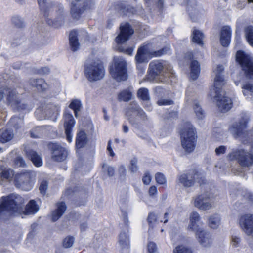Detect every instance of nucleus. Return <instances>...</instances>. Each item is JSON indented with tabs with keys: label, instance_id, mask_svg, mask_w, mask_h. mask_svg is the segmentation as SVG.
Returning <instances> with one entry per match:
<instances>
[{
	"label": "nucleus",
	"instance_id": "nucleus-53",
	"mask_svg": "<svg viewBox=\"0 0 253 253\" xmlns=\"http://www.w3.org/2000/svg\"><path fill=\"white\" fill-rule=\"evenodd\" d=\"M137 160L135 158H133L130 161V164L129 166L130 170L132 172L137 171L138 167L137 165Z\"/></svg>",
	"mask_w": 253,
	"mask_h": 253
},
{
	"label": "nucleus",
	"instance_id": "nucleus-29",
	"mask_svg": "<svg viewBox=\"0 0 253 253\" xmlns=\"http://www.w3.org/2000/svg\"><path fill=\"white\" fill-rule=\"evenodd\" d=\"M118 242L122 250H128L129 249V241L126 232H122L120 234Z\"/></svg>",
	"mask_w": 253,
	"mask_h": 253
},
{
	"label": "nucleus",
	"instance_id": "nucleus-54",
	"mask_svg": "<svg viewBox=\"0 0 253 253\" xmlns=\"http://www.w3.org/2000/svg\"><path fill=\"white\" fill-rule=\"evenodd\" d=\"M48 188V183L46 181H42L40 186V192L42 194H44L46 192V190Z\"/></svg>",
	"mask_w": 253,
	"mask_h": 253
},
{
	"label": "nucleus",
	"instance_id": "nucleus-23",
	"mask_svg": "<svg viewBox=\"0 0 253 253\" xmlns=\"http://www.w3.org/2000/svg\"><path fill=\"white\" fill-rule=\"evenodd\" d=\"M14 172L10 168L4 167L3 162L0 161V180L3 181L4 179L10 181L14 176ZM0 184H2L0 181Z\"/></svg>",
	"mask_w": 253,
	"mask_h": 253
},
{
	"label": "nucleus",
	"instance_id": "nucleus-28",
	"mask_svg": "<svg viewBox=\"0 0 253 253\" xmlns=\"http://www.w3.org/2000/svg\"><path fill=\"white\" fill-rule=\"evenodd\" d=\"M88 142V138L85 132L84 131H80L77 134L76 139V146L77 148L80 149L84 147Z\"/></svg>",
	"mask_w": 253,
	"mask_h": 253
},
{
	"label": "nucleus",
	"instance_id": "nucleus-38",
	"mask_svg": "<svg viewBox=\"0 0 253 253\" xmlns=\"http://www.w3.org/2000/svg\"><path fill=\"white\" fill-rule=\"evenodd\" d=\"M13 135L12 131L6 129L0 134V142L2 143L7 142L13 138Z\"/></svg>",
	"mask_w": 253,
	"mask_h": 253
},
{
	"label": "nucleus",
	"instance_id": "nucleus-25",
	"mask_svg": "<svg viewBox=\"0 0 253 253\" xmlns=\"http://www.w3.org/2000/svg\"><path fill=\"white\" fill-rule=\"evenodd\" d=\"M29 83L32 87L40 91H44L48 88V85L42 78H31L29 80Z\"/></svg>",
	"mask_w": 253,
	"mask_h": 253
},
{
	"label": "nucleus",
	"instance_id": "nucleus-34",
	"mask_svg": "<svg viewBox=\"0 0 253 253\" xmlns=\"http://www.w3.org/2000/svg\"><path fill=\"white\" fill-rule=\"evenodd\" d=\"M60 110V106L58 104H48L45 107L46 114L48 118L54 115H57Z\"/></svg>",
	"mask_w": 253,
	"mask_h": 253
},
{
	"label": "nucleus",
	"instance_id": "nucleus-43",
	"mask_svg": "<svg viewBox=\"0 0 253 253\" xmlns=\"http://www.w3.org/2000/svg\"><path fill=\"white\" fill-rule=\"evenodd\" d=\"M23 117H13L10 119L9 124L17 129L22 126L23 124Z\"/></svg>",
	"mask_w": 253,
	"mask_h": 253
},
{
	"label": "nucleus",
	"instance_id": "nucleus-35",
	"mask_svg": "<svg viewBox=\"0 0 253 253\" xmlns=\"http://www.w3.org/2000/svg\"><path fill=\"white\" fill-rule=\"evenodd\" d=\"M150 58L151 57L142 50V48H139L135 56V60L137 63L147 62Z\"/></svg>",
	"mask_w": 253,
	"mask_h": 253
},
{
	"label": "nucleus",
	"instance_id": "nucleus-24",
	"mask_svg": "<svg viewBox=\"0 0 253 253\" xmlns=\"http://www.w3.org/2000/svg\"><path fill=\"white\" fill-rule=\"evenodd\" d=\"M241 87L242 94L246 99L253 97V82L250 81L242 82Z\"/></svg>",
	"mask_w": 253,
	"mask_h": 253
},
{
	"label": "nucleus",
	"instance_id": "nucleus-42",
	"mask_svg": "<svg viewBox=\"0 0 253 253\" xmlns=\"http://www.w3.org/2000/svg\"><path fill=\"white\" fill-rule=\"evenodd\" d=\"M81 101L78 99H73L69 105V108L74 111L75 116L78 117V113L81 108Z\"/></svg>",
	"mask_w": 253,
	"mask_h": 253
},
{
	"label": "nucleus",
	"instance_id": "nucleus-49",
	"mask_svg": "<svg viewBox=\"0 0 253 253\" xmlns=\"http://www.w3.org/2000/svg\"><path fill=\"white\" fill-rule=\"evenodd\" d=\"M14 164L16 167H24L26 166V164L23 159V157L21 156H17L14 160Z\"/></svg>",
	"mask_w": 253,
	"mask_h": 253
},
{
	"label": "nucleus",
	"instance_id": "nucleus-16",
	"mask_svg": "<svg viewBox=\"0 0 253 253\" xmlns=\"http://www.w3.org/2000/svg\"><path fill=\"white\" fill-rule=\"evenodd\" d=\"M120 29V33L115 38V41L118 44H122L127 41L134 32L128 23L121 25Z\"/></svg>",
	"mask_w": 253,
	"mask_h": 253
},
{
	"label": "nucleus",
	"instance_id": "nucleus-19",
	"mask_svg": "<svg viewBox=\"0 0 253 253\" xmlns=\"http://www.w3.org/2000/svg\"><path fill=\"white\" fill-rule=\"evenodd\" d=\"M52 151V158L55 161L61 162L67 157V151L65 148L57 144H52L50 146Z\"/></svg>",
	"mask_w": 253,
	"mask_h": 253
},
{
	"label": "nucleus",
	"instance_id": "nucleus-57",
	"mask_svg": "<svg viewBox=\"0 0 253 253\" xmlns=\"http://www.w3.org/2000/svg\"><path fill=\"white\" fill-rule=\"evenodd\" d=\"M173 101L169 99H160L157 101V104L159 105H167L172 104Z\"/></svg>",
	"mask_w": 253,
	"mask_h": 253
},
{
	"label": "nucleus",
	"instance_id": "nucleus-47",
	"mask_svg": "<svg viewBox=\"0 0 253 253\" xmlns=\"http://www.w3.org/2000/svg\"><path fill=\"white\" fill-rule=\"evenodd\" d=\"M36 116L39 120H43L48 118L46 114L45 108L43 110L42 108H38L35 112Z\"/></svg>",
	"mask_w": 253,
	"mask_h": 253
},
{
	"label": "nucleus",
	"instance_id": "nucleus-46",
	"mask_svg": "<svg viewBox=\"0 0 253 253\" xmlns=\"http://www.w3.org/2000/svg\"><path fill=\"white\" fill-rule=\"evenodd\" d=\"M173 253H192V251L190 248L181 245L177 246L173 250Z\"/></svg>",
	"mask_w": 253,
	"mask_h": 253
},
{
	"label": "nucleus",
	"instance_id": "nucleus-26",
	"mask_svg": "<svg viewBox=\"0 0 253 253\" xmlns=\"http://www.w3.org/2000/svg\"><path fill=\"white\" fill-rule=\"evenodd\" d=\"M66 206L64 202H61L56 204V209L51 213V220L55 222L64 213L66 210Z\"/></svg>",
	"mask_w": 253,
	"mask_h": 253
},
{
	"label": "nucleus",
	"instance_id": "nucleus-61",
	"mask_svg": "<svg viewBox=\"0 0 253 253\" xmlns=\"http://www.w3.org/2000/svg\"><path fill=\"white\" fill-rule=\"evenodd\" d=\"M149 194L150 196H154L157 193V189L155 186H151L149 189Z\"/></svg>",
	"mask_w": 253,
	"mask_h": 253
},
{
	"label": "nucleus",
	"instance_id": "nucleus-31",
	"mask_svg": "<svg viewBox=\"0 0 253 253\" xmlns=\"http://www.w3.org/2000/svg\"><path fill=\"white\" fill-rule=\"evenodd\" d=\"M77 36V33L76 31H71L69 35L70 45L72 50L73 51H77L80 46Z\"/></svg>",
	"mask_w": 253,
	"mask_h": 253
},
{
	"label": "nucleus",
	"instance_id": "nucleus-64",
	"mask_svg": "<svg viewBox=\"0 0 253 253\" xmlns=\"http://www.w3.org/2000/svg\"><path fill=\"white\" fill-rule=\"evenodd\" d=\"M65 134L66 135V139L69 142H72V136L71 134L72 130H65Z\"/></svg>",
	"mask_w": 253,
	"mask_h": 253
},
{
	"label": "nucleus",
	"instance_id": "nucleus-55",
	"mask_svg": "<svg viewBox=\"0 0 253 253\" xmlns=\"http://www.w3.org/2000/svg\"><path fill=\"white\" fill-rule=\"evenodd\" d=\"M120 10L124 14H127L128 13H134L135 12V10L133 8L127 5V6H125L124 8H122Z\"/></svg>",
	"mask_w": 253,
	"mask_h": 253
},
{
	"label": "nucleus",
	"instance_id": "nucleus-40",
	"mask_svg": "<svg viewBox=\"0 0 253 253\" xmlns=\"http://www.w3.org/2000/svg\"><path fill=\"white\" fill-rule=\"evenodd\" d=\"M245 38L249 44L253 47V27L248 26L245 29Z\"/></svg>",
	"mask_w": 253,
	"mask_h": 253
},
{
	"label": "nucleus",
	"instance_id": "nucleus-17",
	"mask_svg": "<svg viewBox=\"0 0 253 253\" xmlns=\"http://www.w3.org/2000/svg\"><path fill=\"white\" fill-rule=\"evenodd\" d=\"M195 236L198 242L204 247H210L213 243V239L211 234L204 229L197 230Z\"/></svg>",
	"mask_w": 253,
	"mask_h": 253
},
{
	"label": "nucleus",
	"instance_id": "nucleus-45",
	"mask_svg": "<svg viewBox=\"0 0 253 253\" xmlns=\"http://www.w3.org/2000/svg\"><path fill=\"white\" fill-rule=\"evenodd\" d=\"M140 108V107L138 105L137 103L135 101L131 102L127 108L126 113L128 116L131 115V112L136 114V112Z\"/></svg>",
	"mask_w": 253,
	"mask_h": 253
},
{
	"label": "nucleus",
	"instance_id": "nucleus-39",
	"mask_svg": "<svg viewBox=\"0 0 253 253\" xmlns=\"http://www.w3.org/2000/svg\"><path fill=\"white\" fill-rule=\"evenodd\" d=\"M193 109L197 118L199 120H202L204 118L205 116L204 111L202 109L198 102L195 101L194 102Z\"/></svg>",
	"mask_w": 253,
	"mask_h": 253
},
{
	"label": "nucleus",
	"instance_id": "nucleus-2",
	"mask_svg": "<svg viewBox=\"0 0 253 253\" xmlns=\"http://www.w3.org/2000/svg\"><path fill=\"white\" fill-rule=\"evenodd\" d=\"M223 70V66L220 65L217 66L214 70V85L210 89V95L216 101L219 110L222 112H226L232 108V101L221 90L222 86L225 84V81L222 75Z\"/></svg>",
	"mask_w": 253,
	"mask_h": 253
},
{
	"label": "nucleus",
	"instance_id": "nucleus-60",
	"mask_svg": "<svg viewBox=\"0 0 253 253\" xmlns=\"http://www.w3.org/2000/svg\"><path fill=\"white\" fill-rule=\"evenodd\" d=\"M156 219L157 216L154 213H151L149 214L148 217V221L150 224L154 223L156 221Z\"/></svg>",
	"mask_w": 253,
	"mask_h": 253
},
{
	"label": "nucleus",
	"instance_id": "nucleus-30",
	"mask_svg": "<svg viewBox=\"0 0 253 253\" xmlns=\"http://www.w3.org/2000/svg\"><path fill=\"white\" fill-rule=\"evenodd\" d=\"M190 78L193 80H195L198 78L200 72L199 63L196 60H193L190 64Z\"/></svg>",
	"mask_w": 253,
	"mask_h": 253
},
{
	"label": "nucleus",
	"instance_id": "nucleus-22",
	"mask_svg": "<svg viewBox=\"0 0 253 253\" xmlns=\"http://www.w3.org/2000/svg\"><path fill=\"white\" fill-rule=\"evenodd\" d=\"M26 155L30 158L36 167H40L42 165V161L41 156L38 153L28 147H25L24 150Z\"/></svg>",
	"mask_w": 253,
	"mask_h": 253
},
{
	"label": "nucleus",
	"instance_id": "nucleus-33",
	"mask_svg": "<svg viewBox=\"0 0 253 253\" xmlns=\"http://www.w3.org/2000/svg\"><path fill=\"white\" fill-rule=\"evenodd\" d=\"M220 217L218 214H213L209 216L208 224L211 228L217 229L220 224Z\"/></svg>",
	"mask_w": 253,
	"mask_h": 253
},
{
	"label": "nucleus",
	"instance_id": "nucleus-12",
	"mask_svg": "<svg viewBox=\"0 0 253 253\" xmlns=\"http://www.w3.org/2000/svg\"><path fill=\"white\" fill-rule=\"evenodd\" d=\"M178 179L179 182L185 187L192 186L196 181L200 185L205 183V178L200 173L195 170L180 175Z\"/></svg>",
	"mask_w": 253,
	"mask_h": 253
},
{
	"label": "nucleus",
	"instance_id": "nucleus-62",
	"mask_svg": "<svg viewBox=\"0 0 253 253\" xmlns=\"http://www.w3.org/2000/svg\"><path fill=\"white\" fill-rule=\"evenodd\" d=\"M136 114L139 116L141 117V118L143 120L146 119V115L145 114V113L143 111L142 109H141V108H140V109H138Z\"/></svg>",
	"mask_w": 253,
	"mask_h": 253
},
{
	"label": "nucleus",
	"instance_id": "nucleus-1",
	"mask_svg": "<svg viewBox=\"0 0 253 253\" xmlns=\"http://www.w3.org/2000/svg\"><path fill=\"white\" fill-rule=\"evenodd\" d=\"M0 202V219H5L10 215L35 214L39 209V206L34 200H30L24 209V199L16 194H11L6 197H2Z\"/></svg>",
	"mask_w": 253,
	"mask_h": 253
},
{
	"label": "nucleus",
	"instance_id": "nucleus-13",
	"mask_svg": "<svg viewBox=\"0 0 253 253\" xmlns=\"http://www.w3.org/2000/svg\"><path fill=\"white\" fill-rule=\"evenodd\" d=\"M236 58L246 75L253 79V58L242 51L237 52Z\"/></svg>",
	"mask_w": 253,
	"mask_h": 253
},
{
	"label": "nucleus",
	"instance_id": "nucleus-63",
	"mask_svg": "<svg viewBox=\"0 0 253 253\" xmlns=\"http://www.w3.org/2000/svg\"><path fill=\"white\" fill-rule=\"evenodd\" d=\"M240 241H241L240 238L237 236L232 237V244H233V246H234L235 247L237 246L238 245V244L240 243Z\"/></svg>",
	"mask_w": 253,
	"mask_h": 253
},
{
	"label": "nucleus",
	"instance_id": "nucleus-52",
	"mask_svg": "<svg viewBox=\"0 0 253 253\" xmlns=\"http://www.w3.org/2000/svg\"><path fill=\"white\" fill-rule=\"evenodd\" d=\"M148 253H157V248L156 244L149 242L147 245Z\"/></svg>",
	"mask_w": 253,
	"mask_h": 253
},
{
	"label": "nucleus",
	"instance_id": "nucleus-21",
	"mask_svg": "<svg viewBox=\"0 0 253 253\" xmlns=\"http://www.w3.org/2000/svg\"><path fill=\"white\" fill-rule=\"evenodd\" d=\"M231 30L229 26H223L220 32V41L221 45L224 47L228 46L231 41Z\"/></svg>",
	"mask_w": 253,
	"mask_h": 253
},
{
	"label": "nucleus",
	"instance_id": "nucleus-27",
	"mask_svg": "<svg viewBox=\"0 0 253 253\" xmlns=\"http://www.w3.org/2000/svg\"><path fill=\"white\" fill-rule=\"evenodd\" d=\"M245 122L244 123H235L230 126L229 131L234 137L238 138L242 134L243 128L245 126Z\"/></svg>",
	"mask_w": 253,
	"mask_h": 253
},
{
	"label": "nucleus",
	"instance_id": "nucleus-8",
	"mask_svg": "<svg viewBox=\"0 0 253 253\" xmlns=\"http://www.w3.org/2000/svg\"><path fill=\"white\" fill-rule=\"evenodd\" d=\"M193 204L195 207L202 211H208L214 207L213 197L210 191L202 192L192 199Z\"/></svg>",
	"mask_w": 253,
	"mask_h": 253
},
{
	"label": "nucleus",
	"instance_id": "nucleus-48",
	"mask_svg": "<svg viewBox=\"0 0 253 253\" xmlns=\"http://www.w3.org/2000/svg\"><path fill=\"white\" fill-rule=\"evenodd\" d=\"M12 22L15 26L20 28L24 26V22L19 16H14L12 18Z\"/></svg>",
	"mask_w": 253,
	"mask_h": 253
},
{
	"label": "nucleus",
	"instance_id": "nucleus-14",
	"mask_svg": "<svg viewBox=\"0 0 253 253\" xmlns=\"http://www.w3.org/2000/svg\"><path fill=\"white\" fill-rule=\"evenodd\" d=\"M231 156L237 159L242 166L249 167L253 165V146L247 150H239L233 152Z\"/></svg>",
	"mask_w": 253,
	"mask_h": 253
},
{
	"label": "nucleus",
	"instance_id": "nucleus-6",
	"mask_svg": "<svg viewBox=\"0 0 253 253\" xmlns=\"http://www.w3.org/2000/svg\"><path fill=\"white\" fill-rule=\"evenodd\" d=\"M181 144L185 151L190 153L195 147L196 131L193 126L189 122L184 124L181 130Z\"/></svg>",
	"mask_w": 253,
	"mask_h": 253
},
{
	"label": "nucleus",
	"instance_id": "nucleus-20",
	"mask_svg": "<svg viewBox=\"0 0 253 253\" xmlns=\"http://www.w3.org/2000/svg\"><path fill=\"white\" fill-rule=\"evenodd\" d=\"M189 220L190 221L188 226V230L194 231L196 233L197 230L203 229L199 227L201 217L197 212L193 211L190 214Z\"/></svg>",
	"mask_w": 253,
	"mask_h": 253
},
{
	"label": "nucleus",
	"instance_id": "nucleus-18",
	"mask_svg": "<svg viewBox=\"0 0 253 253\" xmlns=\"http://www.w3.org/2000/svg\"><path fill=\"white\" fill-rule=\"evenodd\" d=\"M142 48V50L149 56L151 58L152 57H160L168 53L169 48L168 47H165L161 49L156 50L155 46L151 43H147L140 47Z\"/></svg>",
	"mask_w": 253,
	"mask_h": 253
},
{
	"label": "nucleus",
	"instance_id": "nucleus-5",
	"mask_svg": "<svg viewBox=\"0 0 253 253\" xmlns=\"http://www.w3.org/2000/svg\"><path fill=\"white\" fill-rule=\"evenodd\" d=\"M5 98L7 103L15 111L29 110L28 105L20 99L22 89L17 86L6 87Z\"/></svg>",
	"mask_w": 253,
	"mask_h": 253
},
{
	"label": "nucleus",
	"instance_id": "nucleus-3",
	"mask_svg": "<svg viewBox=\"0 0 253 253\" xmlns=\"http://www.w3.org/2000/svg\"><path fill=\"white\" fill-rule=\"evenodd\" d=\"M40 9L44 13L49 25L58 27L65 22L67 13L61 4H55L49 0H37Z\"/></svg>",
	"mask_w": 253,
	"mask_h": 253
},
{
	"label": "nucleus",
	"instance_id": "nucleus-59",
	"mask_svg": "<svg viewBox=\"0 0 253 253\" xmlns=\"http://www.w3.org/2000/svg\"><path fill=\"white\" fill-rule=\"evenodd\" d=\"M142 181L144 184H149L151 181V177L150 175L148 173H145L142 178Z\"/></svg>",
	"mask_w": 253,
	"mask_h": 253
},
{
	"label": "nucleus",
	"instance_id": "nucleus-56",
	"mask_svg": "<svg viewBox=\"0 0 253 253\" xmlns=\"http://www.w3.org/2000/svg\"><path fill=\"white\" fill-rule=\"evenodd\" d=\"M118 173L121 179L125 178L126 173V169L124 166L121 165L119 167Z\"/></svg>",
	"mask_w": 253,
	"mask_h": 253
},
{
	"label": "nucleus",
	"instance_id": "nucleus-50",
	"mask_svg": "<svg viewBox=\"0 0 253 253\" xmlns=\"http://www.w3.org/2000/svg\"><path fill=\"white\" fill-rule=\"evenodd\" d=\"M75 239L72 236H68L63 241V246L65 248H70L72 247L74 243Z\"/></svg>",
	"mask_w": 253,
	"mask_h": 253
},
{
	"label": "nucleus",
	"instance_id": "nucleus-10",
	"mask_svg": "<svg viewBox=\"0 0 253 253\" xmlns=\"http://www.w3.org/2000/svg\"><path fill=\"white\" fill-rule=\"evenodd\" d=\"M87 78L90 81L101 79L104 75V69L100 61L87 64L84 69Z\"/></svg>",
	"mask_w": 253,
	"mask_h": 253
},
{
	"label": "nucleus",
	"instance_id": "nucleus-11",
	"mask_svg": "<svg viewBox=\"0 0 253 253\" xmlns=\"http://www.w3.org/2000/svg\"><path fill=\"white\" fill-rule=\"evenodd\" d=\"M94 4L93 0H74L71 5L70 13L72 17L79 19L84 10L92 8Z\"/></svg>",
	"mask_w": 253,
	"mask_h": 253
},
{
	"label": "nucleus",
	"instance_id": "nucleus-36",
	"mask_svg": "<svg viewBox=\"0 0 253 253\" xmlns=\"http://www.w3.org/2000/svg\"><path fill=\"white\" fill-rule=\"evenodd\" d=\"M187 11L190 18L193 21H196L200 17V13L199 10L194 6H192L189 3L187 5Z\"/></svg>",
	"mask_w": 253,
	"mask_h": 253
},
{
	"label": "nucleus",
	"instance_id": "nucleus-4",
	"mask_svg": "<svg viewBox=\"0 0 253 253\" xmlns=\"http://www.w3.org/2000/svg\"><path fill=\"white\" fill-rule=\"evenodd\" d=\"M173 74L171 65L166 61L155 60L149 65L147 79L148 81L164 82Z\"/></svg>",
	"mask_w": 253,
	"mask_h": 253
},
{
	"label": "nucleus",
	"instance_id": "nucleus-32",
	"mask_svg": "<svg viewBox=\"0 0 253 253\" xmlns=\"http://www.w3.org/2000/svg\"><path fill=\"white\" fill-rule=\"evenodd\" d=\"M64 118L65 130H72L75 123L72 115L66 111L64 113Z\"/></svg>",
	"mask_w": 253,
	"mask_h": 253
},
{
	"label": "nucleus",
	"instance_id": "nucleus-15",
	"mask_svg": "<svg viewBox=\"0 0 253 253\" xmlns=\"http://www.w3.org/2000/svg\"><path fill=\"white\" fill-rule=\"evenodd\" d=\"M241 229L248 236L253 237V214H245L240 216Z\"/></svg>",
	"mask_w": 253,
	"mask_h": 253
},
{
	"label": "nucleus",
	"instance_id": "nucleus-44",
	"mask_svg": "<svg viewBox=\"0 0 253 253\" xmlns=\"http://www.w3.org/2000/svg\"><path fill=\"white\" fill-rule=\"evenodd\" d=\"M137 96L143 100H149L150 97L148 93V90L146 88H141L137 92Z\"/></svg>",
	"mask_w": 253,
	"mask_h": 253
},
{
	"label": "nucleus",
	"instance_id": "nucleus-9",
	"mask_svg": "<svg viewBox=\"0 0 253 253\" xmlns=\"http://www.w3.org/2000/svg\"><path fill=\"white\" fill-rule=\"evenodd\" d=\"M114 64L110 68L112 77L118 82L125 81L127 78L126 63L122 57H116L114 59Z\"/></svg>",
	"mask_w": 253,
	"mask_h": 253
},
{
	"label": "nucleus",
	"instance_id": "nucleus-7",
	"mask_svg": "<svg viewBox=\"0 0 253 253\" xmlns=\"http://www.w3.org/2000/svg\"><path fill=\"white\" fill-rule=\"evenodd\" d=\"M35 172L29 170H23L15 174L14 183L16 187L23 190H31L35 179Z\"/></svg>",
	"mask_w": 253,
	"mask_h": 253
},
{
	"label": "nucleus",
	"instance_id": "nucleus-51",
	"mask_svg": "<svg viewBox=\"0 0 253 253\" xmlns=\"http://www.w3.org/2000/svg\"><path fill=\"white\" fill-rule=\"evenodd\" d=\"M155 179L157 183L161 185L166 184L167 182L165 175L160 172H158L156 174Z\"/></svg>",
	"mask_w": 253,
	"mask_h": 253
},
{
	"label": "nucleus",
	"instance_id": "nucleus-58",
	"mask_svg": "<svg viewBox=\"0 0 253 253\" xmlns=\"http://www.w3.org/2000/svg\"><path fill=\"white\" fill-rule=\"evenodd\" d=\"M226 147L224 146H220L215 149V152L216 155H219L225 153Z\"/></svg>",
	"mask_w": 253,
	"mask_h": 253
},
{
	"label": "nucleus",
	"instance_id": "nucleus-41",
	"mask_svg": "<svg viewBox=\"0 0 253 253\" xmlns=\"http://www.w3.org/2000/svg\"><path fill=\"white\" fill-rule=\"evenodd\" d=\"M203 38L204 35L201 31L196 29H193L192 38V40L193 42L197 43V44H202V40Z\"/></svg>",
	"mask_w": 253,
	"mask_h": 253
},
{
	"label": "nucleus",
	"instance_id": "nucleus-37",
	"mask_svg": "<svg viewBox=\"0 0 253 253\" xmlns=\"http://www.w3.org/2000/svg\"><path fill=\"white\" fill-rule=\"evenodd\" d=\"M132 93L130 89L122 91L118 95V100L120 101H128L132 98Z\"/></svg>",
	"mask_w": 253,
	"mask_h": 253
}]
</instances>
